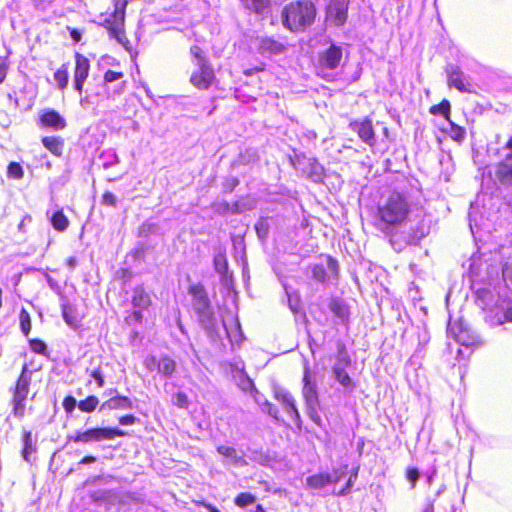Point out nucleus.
Segmentation results:
<instances>
[{
	"label": "nucleus",
	"instance_id": "obj_1",
	"mask_svg": "<svg viewBox=\"0 0 512 512\" xmlns=\"http://www.w3.org/2000/svg\"><path fill=\"white\" fill-rule=\"evenodd\" d=\"M409 213V203L399 193H392L378 207V216L381 229L401 224Z\"/></svg>",
	"mask_w": 512,
	"mask_h": 512
},
{
	"label": "nucleus",
	"instance_id": "obj_2",
	"mask_svg": "<svg viewBox=\"0 0 512 512\" xmlns=\"http://www.w3.org/2000/svg\"><path fill=\"white\" fill-rule=\"evenodd\" d=\"M315 18L313 2H290L283 11V24L291 31H299Z\"/></svg>",
	"mask_w": 512,
	"mask_h": 512
},
{
	"label": "nucleus",
	"instance_id": "obj_3",
	"mask_svg": "<svg viewBox=\"0 0 512 512\" xmlns=\"http://www.w3.org/2000/svg\"><path fill=\"white\" fill-rule=\"evenodd\" d=\"M127 2H114L113 9H107L105 13H101L95 22L105 25L112 38H115L120 44L124 45L126 37L123 32L125 8Z\"/></svg>",
	"mask_w": 512,
	"mask_h": 512
},
{
	"label": "nucleus",
	"instance_id": "obj_4",
	"mask_svg": "<svg viewBox=\"0 0 512 512\" xmlns=\"http://www.w3.org/2000/svg\"><path fill=\"white\" fill-rule=\"evenodd\" d=\"M31 378L27 374V367L24 366L19 376L13 393V414L22 418L25 413V401L29 394Z\"/></svg>",
	"mask_w": 512,
	"mask_h": 512
},
{
	"label": "nucleus",
	"instance_id": "obj_5",
	"mask_svg": "<svg viewBox=\"0 0 512 512\" xmlns=\"http://www.w3.org/2000/svg\"><path fill=\"white\" fill-rule=\"evenodd\" d=\"M125 432L116 428H92L84 432H77L70 439L76 443L100 442L112 440L117 436H124Z\"/></svg>",
	"mask_w": 512,
	"mask_h": 512
},
{
	"label": "nucleus",
	"instance_id": "obj_6",
	"mask_svg": "<svg viewBox=\"0 0 512 512\" xmlns=\"http://www.w3.org/2000/svg\"><path fill=\"white\" fill-rule=\"evenodd\" d=\"M195 67V70L190 76V82L198 89H208L215 80L213 68L209 64L208 60H201L199 64L195 65Z\"/></svg>",
	"mask_w": 512,
	"mask_h": 512
},
{
	"label": "nucleus",
	"instance_id": "obj_7",
	"mask_svg": "<svg viewBox=\"0 0 512 512\" xmlns=\"http://www.w3.org/2000/svg\"><path fill=\"white\" fill-rule=\"evenodd\" d=\"M345 475L343 469H333L331 473H319L309 476L306 484L312 489H324L328 485L338 483Z\"/></svg>",
	"mask_w": 512,
	"mask_h": 512
},
{
	"label": "nucleus",
	"instance_id": "obj_8",
	"mask_svg": "<svg viewBox=\"0 0 512 512\" xmlns=\"http://www.w3.org/2000/svg\"><path fill=\"white\" fill-rule=\"evenodd\" d=\"M347 2H329L326 11V21L334 26H341L347 19Z\"/></svg>",
	"mask_w": 512,
	"mask_h": 512
},
{
	"label": "nucleus",
	"instance_id": "obj_9",
	"mask_svg": "<svg viewBox=\"0 0 512 512\" xmlns=\"http://www.w3.org/2000/svg\"><path fill=\"white\" fill-rule=\"evenodd\" d=\"M75 62L74 87L79 93H82L84 83L89 75L90 63L89 60L80 53H76Z\"/></svg>",
	"mask_w": 512,
	"mask_h": 512
},
{
	"label": "nucleus",
	"instance_id": "obj_10",
	"mask_svg": "<svg viewBox=\"0 0 512 512\" xmlns=\"http://www.w3.org/2000/svg\"><path fill=\"white\" fill-rule=\"evenodd\" d=\"M342 57V48L332 44L327 50L319 55V62L322 67L334 70L340 65Z\"/></svg>",
	"mask_w": 512,
	"mask_h": 512
},
{
	"label": "nucleus",
	"instance_id": "obj_11",
	"mask_svg": "<svg viewBox=\"0 0 512 512\" xmlns=\"http://www.w3.org/2000/svg\"><path fill=\"white\" fill-rule=\"evenodd\" d=\"M275 399L282 403L285 412L295 421L300 419L293 397L284 389L276 388L274 390Z\"/></svg>",
	"mask_w": 512,
	"mask_h": 512
},
{
	"label": "nucleus",
	"instance_id": "obj_12",
	"mask_svg": "<svg viewBox=\"0 0 512 512\" xmlns=\"http://www.w3.org/2000/svg\"><path fill=\"white\" fill-rule=\"evenodd\" d=\"M351 126L353 131L358 134L363 142L369 146H373L375 144V134L370 120L365 119L361 122H354Z\"/></svg>",
	"mask_w": 512,
	"mask_h": 512
},
{
	"label": "nucleus",
	"instance_id": "obj_13",
	"mask_svg": "<svg viewBox=\"0 0 512 512\" xmlns=\"http://www.w3.org/2000/svg\"><path fill=\"white\" fill-rule=\"evenodd\" d=\"M217 452L225 458L224 463L236 467H243L247 464L243 455L239 454L237 450L230 446L219 445Z\"/></svg>",
	"mask_w": 512,
	"mask_h": 512
},
{
	"label": "nucleus",
	"instance_id": "obj_14",
	"mask_svg": "<svg viewBox=\"0 0 512 512\" xmlns=\"http://www.w3.org/2000/svg\"><path fill=\"white\" fill-rule=\"evenodd\" d=\"M447 73L449 86H453L461 92L470 91V84L467 81V78L457 67L450 66L447 70Z\"/></svg>",
	"mask_w": 512,
	"mask_h": 512
},
{
	"label": "nucleus",
	"instance_id": "obj_15",
	"mask_svg": "<svg viewBox=\"0 0 512 512\" xmlns=\"http://www.w3.org/2000/svg\"><path fill=\"white\" fill-rule=\"evenodd\" d=\"M190 293L193 296L194 299V308L195 310L203 315L206 316L209 314V300L203 290L200 286H192L190 288Z\"/></svg>",
	"mask_w": 512,
	"mask_h": 512
},
{
	"label": "nucleus",
	"instance_id": "obj_16",
	"mask_svg": "<svg viewBox=\"0 0 512 512\" xmlns=\"http://www.w3.org/2000/svg\"><path fill=\"white\" fill-rule=\"evenodd\" d=\"M40 121L42 125L54 130H62L66 126L65 119L53 109L45 110L40 117Z\"/></svg>",
	"mask_w": 512,
	"mask_h": 512
},
{
	"label": "nucleus",
	"instance_id": "obj_17",
	"mask_svg": "<svg viewBox=\"0 0 512 512\" xmlns=\"http://www.w3.org/2000/svg\"><path fill=\"white\" fill-rule=\"evenodd\" d=\"M258 51L262 55H278L285 51V46L272 38L265 37L259 39Z\"/></svg>",
	"mask_w": 512,
	"mask_h": 512
},
{
	"label": "nucleus",
	"instance_id": "obj_18",
	"mask_svg": "<svg viewBox=\"0 0 512 512\" xmlns=\"http://www.w3.org/2000/svg\"><path fill=\"white\" fill-rule=\"evenodd\" d=\"M496 174L501 182H510L512 180V153H509L498 165Z\"/></svg>",
	"mask_w": 512,
	"mask_h": 512
},
{
	"label": "nucleus",
	"instance_id": "obj_19",
	"mask_svg": "<svg viewBox=\"0 0 512 512\" xmlns=\"http://www.w3.org/2000/svg\"><path fill=\"white\" fill-rule=\"evenodd\" d=\"M102 409L107 408L110 410L115 409H131L132 408V402L129 398L124 396H117L114 398L109 399L106 401L102 407Z\"/></svg>",
	"mask_w": 512,
	"mask_h": 512
},
{
	"label": "nucleus",
	"instance_id": "obj_20",
	"mask_svg": "<svg viewBox=\"0 0 512 512\" xmlns=\"http://www.w3.org/2000/svg\"><path fill=\"white\" fill-rule=\"evenodd\" d=\"M176 370V362L168 357L163 356L158 360V372L164 377L170 378Z\"/></svg>",
	"mask_w": 512,
	"mask_h": 512
},
{
	"label": "nucleus",
	"instance_id": "obj_21",
	"mask_svg": "<svg viewBox=\"0 0 512 512\" xmlns=\"http://www.w3.org/2000/svg\"><path fill=\"white\" fill-rule=\"evenodd\" d=\"M62 316L64 321L72 328H77L80 323V318L76 313L73 306L64 304L62 306Z\"/></svg>",
	"mask_w": 512,
	"mask_h": 512
},
{
	"label": "nucleus",
	"instance_id": "obj_22",
	"mask_svg": "<svg viewBox=\"0 0 512 512\" xmlns=\"http://www.w3.org/2000/svg\"><path fill=\"white\" fill-rule=\"evenodd\" d=\"M132 303L134 307L145 309L150 305L151 299L143 288L137 287L133 292Z\"/></svg>",
	"mask_w": 512,
	"mask_h": 512
},
{
	"label": "nucleus",
	"instance_id": "obj_23",
	"mask_svg": "<svg viewBox=\"0 0 512 512\" xmlns=\"http://www.w3.org/2000/svg\"><path fill=\"white\" fill-rule=\"evenodd\" d=\"M333 374L337 382L344 388L353 389L355 387L351 377L346 372V368L333 367Z\"/></svg>",
	"mask_w": 512,
	"mask_h": 512
},
{
	"label": "nucleus",
	"instance_id": "obj_24",
	"mask_svg": "<svg viewBox=\"0 0 512 512\" xmlns=\"http://www.w3.org/2000/svg\"><path fill=\"white\" fill-rule=\"evenodd\" d=\"M351 364L350 356L343 343L337 344L336 361L333 367L348 368Z\"/></svg>",
	"mask_w": 512,
	"mask_h": 512
},
{
	"label": "nucleus",
	"instance_id": "obj_25",
	"mask_svg": "<svg viewBox=\"0 0 512 512\" xmlns=\"http://www.w3.org/2000/svg\"><path fill=\"white\" fill-rule=\"evenodd\" d=\"M42 143L53 155L60 156L63 149V142L58 137H44Z\"/></svg>",
	"mask_w": 512,
	"mask_h": 512
},
{
	"label": "nucleus",
	"instance_id": "obj_26",
	"mask_svg": "<svg viewBox=\"0 0 512 512\" xmlns=\"http://www.w3.org/2000/svg\"><path fill=\"white\" fill-rule=\"evenodd\" d=\"M53 228L59 232L65 231L69 226V220L62 211H57L51 217Z\"/></svg>",
	"mask_w": 512,
	"mask_h": 512
},
{
	"label": "nucleus",
	"instance_id": "obj_27",
	"mask_svg": "<svg viewBox=\"0 0 512 512\" xmlns=\"http://www.w3.org/2000/svg\"><path fill=\"white\" fill-rule=\"evenodd\" d=\"M304 387H303V395L309 405H312L316 401V390L314 386L310 383L309 375L306 372L304 375Z\"/></svg>",
	"mask_w": 512,
	"mask_h": 512
},
{
	"label": "nucleus",
	"instance_id": "obj_28",
	"mask_svg": "<svg viewBox=\"0 0 512 512\" xmlns=\"http://www.w3.org/2000/svg\"><path fill=\"white\" fill-rule=\"evenodd\" d=\"M35 451L33 447L32 433L26 431L23 435L22 457L26 462H30V455Z\"/></svg>",
	"mask_w": 512,
	"mask_h": 512
},
{
	"label": "nucleus",
	"instance_id": "obj_29",
	"mask_svg": "<svg viewBox=\"0 0 512 512\" xmlns=\"http://www.w3.org/2000/svg\"><path fill=\"white\" fill-rule=\"evenodd\" d=\"M449 122V128L446 130L448 135L453 139L454 141L461 143L464 141L466 136V131L463 127H460L456 124H454L452 121L448 120Z\"/></svg>",
	"mask_w": 512,
	"mask_h": 512
},
{
	"label": "nucleus",
	"instance_id": "obj_30",
	"mask_svg": "<svg viewBox=\"0 0 512 512\" xmlns=\"http://www.w3.org/2000/svg\"><path fill=\"white\" fill-rule=\"evenodd\" d=\"M99 400L96 396H89L78 404V408L83 412H92L96 409Z\"/></svg>",
	"mask_w": 512,
	"mask_h": 512
},
{
	"label": "nucleus",
	"instance_id": "obj_31",
	"mask_svg": "<svg viewBox=\"0 0 512 512\" xmlns=\"http://www.w3.org/2000/svg\"><path fill=\"white\" fill-rule=\"evenodd\" d=\"M20 327L24 335H28L31 330V317L28 311L22 309L19 315Z\"/></svg>",
	"mask_w": 512,
	"mask_h": 512
},
{
	"label": "nucleus",
	"instance_id": "obj_32",
	"mask_svg": "<svg viewBox=\"0 0 512 512\" xmlns=\"http://www.w3.org/2000/svg\"><path fill=\"white\" fill-rule=\"evenodd\" d=\"M54 79L60 89H65L68 84V71L64 66L54 73Z\"/></svg>",
	"mask_w": 512,
	"mask_h": 512
},
{
	"label": "nucleus",
	"instance_id": "obj_33",
	"mask_svg": "<svg viewBox=\"0 0 512 512\" xmlns=\"http://www.w3.org/2000/svg\"><path fill=\"white\" fill-rule=\"evenodd\" d=\"M432 114H442L449 120L450 103L448 100H443L439 105H434L430 108Z\"/></svg>",
	"mask_w": 512,
	"mask_h": 512
},
{
	"label": "nucleus",
	"instance_id": "obj_34",
	"mask_svg": "<svg viewBox=\"0 0 512 512\" xmlns=\"http://www.w3.org/2000/svg\"><path fill=\"white\" fill-rule=\"evenodd\" d=\"M7 175L9 178L13 179H21L24 176V171L22 166L17 162H11L8 165Z\"/></svg>",
	"mask_w": 512,
	"mask_h": 512
},
{
	"label": "nucleus",
	"instance_id": "obj_35",
	"mask_svg": "<svg viewBox=\"0 0 512 512\" xmlns=\"http://www.w3.org/2000/svg\"><path fill=\"white\" fill-rule=\"evenodd\" d=\"M255 500H256L255 496L250 493H240L235 498V504L238 507H246V506L253 504L255 502Z\"/></svg>",
	"mask_w": 512,
	"mask_h": 512
},
{
	"label": "nucleus",
	"instance_id": "obj_36",
	"mask_svg": "<svg viewBox=\"0 0 512 512\" xmlns=\"http://www.w3.org/2000/svg\"><path fill=\"white\" fill-rule=\"evenodd\" d=\"M215 270L220 274H225L227 271V260L223 253H218L214 257Z\"/></svg>",
	"mask_w": 512,
	"mask_h": 512
},
{
	"label": "nucleus",
	"instance_id": "obj_37",
	"mask_svg": "<svg viewBox=\"0 0 512 512\" xmlns=\"http://www.w3.org/2000/svg\"><path fill=\"white\" fill-rule=\"evenodd\" d=\"M331 311L340 319H345L348 315V310L345 305H343L341 302L333 301L330 304Z\"/></svg>",
	"mask_w": 512,
	"mask_h": 512
},
{
	"label": "nucleus",
	"instance_id": "obj_38",
	"mask_svg": "<svg viewBox=\"0 0 512 512\" xmlns=\"http://www.w3.org/2000/svg\"><path fill=\"white\" fill-rule=\"evenodd\" d=\"M312 276L315 280L319 282H323L326 277L325 268L322 265H315L312 268Z\"/></svg>",
	"mask_w": 512,
	"mask_h": 512
},
{
	"label": "nucleus",
	"instance_id": "obj_39",
	"mask_svg": "<svg viewBox=\"0 0 512 512\" xmlns=\"http://www.w3.org/2000/svg\"><path fill=\"white\" fill-rule=\"evenodd\" d=\"M30 348L33 352L38 354H44L46 351L45 343L38 339L30 340Z\"/></svg>",
	"mask_w": 512,
	"mask_h": 512
},
{
	"label": "nucleus",
	"instance_id": "obj_40",
	"mask_svg": "<svg viewBox=\"0 0 512 512\" xmlns=\"http://www.w3.org/2000/svg\"><path fill=\"white\" fill-rule=\"evenodd\" d=\"M191 55L193 57V64H199L201 60H207V58L203 55L202 50L199 46H192L190 49Z\"/></svg>",
	"mask_w": 512,
	"mask_h": 512
},
{
	"label": "nucleus",
	"instance_id": "obj_41",
	"mask_svg": "<svg viewBox=\"0 0 512 512\" xmlns=\"http://www.w3.org/2000/svg\"><path fill=\"white\" fill-rule=\"evenodd\" d=\"M145 368L149 371V372H152L154 371L155 369L158 370V360L156 359L155 356H152V355H149L147 356L145 359H144V362H143Z\"/></svg>",
	"mask_w": 512,
	"mask_h": 512
},
{
	"label": "nucleus",
	"instance_id": "obj_42",
	"mask_svg": "<svg viewBox=\"0 0 512 512\" xmlns=\"http://www.w3.org/2000/svg\"><path fill=\"white\" fill-rule=\"evenodd\" d=\"M172 401L176 406L184 408L188 404V397L185 393L179 392L173 397Z\"/></svg>",
	"mask_w": 512,
	"mask_h": 512
},
{
	"label": "nucleus",
	"instance_id": "obj_43",
	"mask_svg": "<svg viewBox=\"0 0 512 512\" xmlns=\"http://www.w3.org/2000/svg\"><path fill=\"white\" fill-rule=\"evenodd\" d=\"M76 404V399L72 396H68L63 400V407L68 413H71L75 409Z\"/></svg>",
	"mask_w": 512,
	"mask_h": 512
},
{
	"label": "nucleus",
	"instance_id": "obj_44",
	"mask_svg": "<svg viewBox=\"0 0 512 512\" xmlns=\"http://www.w3.org/2000/svg\"><path fill=\"white\" fill-rule=\"evenodd\" d=\"M357 478V472H355L354 474H352L347 483L345 484V486L343 487V489L341 491L338 492V495H346L350 492L352 486H353V483L354 481L356 480Z\"/></svg>",
	"mask_w": 512,
	"mask_h": 512
},
{
	"label": "nucleus",
	"instance_id": "obj_45",
	"mask_svg": "<svg viewBox=\"0 0 512 512\" xmlns=\"http://www.w3.org/2000/svg\"><path fill=\"white\" fill-rule=\"evenodd\" d=\"M123 77V74L121 72H115L112 70H108L104 74V81L105 82H113Z\"/></svg>",
	"mask_w": 512,
	"mask_h": 512
},
{
	"label": "nucleus",
	"instance_id": "obj_46",
	"mask_svg": "<svg viewBox=\"0 0 512 512\" xmlns=\"http://www.w3.org/2000/svg\"><path fill=\"white\" fill-rule=\"evenodd\" d=\"M418 478L419 471L416 468H410L407 470V479L411 482L412 487H415Z\"/></svg>",
	"mask_w": 512,
	"mask_h": 512
},
{
	"label": "nucleus",
	"instance_id": "obj_47",
	"mask_svg": "<svg viewBox=\"0 0 512 512\" xmlns=\"http://www.w3.org/2000/svg\"><path fill=\"white\" fill-rule=\"evenodd\" d=\"M102 203L108 206L116 205V197L111 192H106L102 197Z\"/></svg>",
	"mask_w": 512,
	"mask_h": 512
},
{
	"label": "nucleus",
	"instance_id": "obj_48",
	"mask_svg": "<svg viewBox=\"0 0 512 512\" xmlns=\"http://www.w3.org/2000/svg\"><path fill=\"white\" fill-rule=\"evenodd\" d=\"M239 385H240L241 389L244 390V391H247V390H250V389H254L253 382L246 375L242 376V380H241V383Z\"/></svg>",
	"mask_w": 512,
	"mask_h": 512
},
{
	"label": "nucleus",
	"instance_id": "obj_49",
	"mask_svg": "<svg viewBox=\"0 0 512 512\" xmlns=\"http://www.w3.org/2000/svg\"><path fill=\"white\" fill-rule=\"evenodd\" d=\"M262 410L267 412L273 418L277 419V409L268 401L264 403V407L262 408Z\"/></svg>",
	"mask_w": 512,
	"mask_h": 512
},
{
	"label": "nucleus",
	"instance_id": "obj_50",
	"mask_svg": "<svg viewBox=\"0 0 512 512\" xmlns=\"http://www.w3.org/2000/svg\"><path fill=\"white\" fill-rule=\"evenodd\" d=\"M91 377L97 382L98 387L104 386V378L98 369L92 371Z\"/></svg>",
	"mask_w": 512,
	"mask_h": 512
},
{
	"label": "nucleus",
	"instance_id": "obj_51",
	"mask_svg": "<svg viewBox=\"0 0 512 512\" xmlns=\"http://www.w3.org/2000/svg\"><path fill=\"white\" fill-rule=\"evenodd\" d=\"M136 418L133 415H125L119 418V423L121 425L127 426L134 424Z\"/></svg>",
	"mask_w": 512,
	"mask_h": 512
},
{
	"label": "nucleus",
	"instance_id": "obj_52",
	"mask_svg": "<svg viewBox=\"0 0 512 512\" xmlns=\"http://www.w3.org/2000/svg\"><path fill=\"white\" fill-rule=\"evenodd\" d=\"M7 64L3 58L0 57V83H2L7 74Z\"/></svg>",
	"mask_w": 512,
	"mask_h": 512
},
{
	"label": "nucleus",
	"instance_id": "obj_53",
	"mask_svg": "<svg viewBox=\"0 0 512 512\" xmlns=\"http://www.w3.org/2000/svg\"><path fill=\"white\" fill-rule=\"evenodd\" d=\"M92 100L90 99L89 96H85V97H82L80 99V105L83 107V108H88L91 104H92Z\"/></svg>",
	"mask_w": 512,
	"mask_h": 512
},
{
	"label": "nucleus",
	"instance_id": "obj_54",
	"mask_svg": "<svg viewBox=\"0 0 512 512\" xmlns=\"http://www.w3.org/2000/svg\"><path fill=\"white\" fill-rule=\"evenodd\" d=\"M70 36L75 42H79L81 40V32L76 29H72L70 31Z\"/></svg>",
	"mask_w": 512,
	"mask_h": 512
},
{
	"label": "nucleus",
	"instance_id": "obj_55",
	"mask_svg": "<svg viewBox=\"0 0 512 512\" xmlns=\"http://www.w3.org/2000/svg\"><path fill=\"white\" fill-rule=\"evenodd\" d=\"M66 264L69 267V269L73 270L77 265V260L75 257H70L67 259Z\"/></svg>",
	"mask_w": 512,
	"mask_h": 512
},
{
	"label": "nucleus",
	"instance_id": "obj_56",
	"mask_svg": "<svg viewBox=\"0 0 512 512\" xmlns=\"http://www.w3.org/2000/svg\"><path fill=\"white\" fill-rule=\"evenodd\" d=\"M503 274L506 278L510 279V281L512 282V265L511 266H507L504 270H503Z\"/></svg>",
	"mask_w": 512,
	"mask_h": 512
},
{
	"label": "nucleus",
	"instance_id": "obj_57",
	"mask_svg": "<svg viewBox=\"0 0 512 512\" xmlns=\"http://www.w3.org/2000/svg\"><path fill=\"white\" fill-rule=\"evenodd\" d=\"M96 461V458L94 456H86L81 461L80 464H91Z\"/></svg>",
	"mask_w": 512,
	"mask_h": 512
},
{
	"label": "nucleus",
	"instance_id": "obj_58",
	"mask_svg": "<svg viewBox=\"0 0 512 512\" xmlns=\"http://www.w3.org/2000/svg\"><path fill=\"white\" fill-rule=\"evenodd\" d=\"M256 230H257V233H258V235L260 237H262L266 233L265 229L263 228V223L262 222H259V223L256 224Z\"/></svg>",
	"mask_w": 512,
	"mask_h": 512
},
{
	"label": "nucleus",
	"instance_id": "obj_59",
	"mask_svg": "<svg viewBox=\"0 0 512 512\" xmlns=\"http://www.w3.org/2000/svg\"><path fill=\"white\" fill-rule=\"evenodd\" d=\"M505 318L507 321L512 322V306L507 308V310L505 311Z\"/></svg>",
	"mask_w": 512,
	"mask_h": 512
},
{
	"label": "nucleus",
	"instance_id": "obj_60",
	"mask_svg": "<svg viewBox=\"0 0 512 512\" xmlns=\"http://www.w3.org/2000/svg\"><path fill=\"white\" fill-rule=\"evenodd\" d=\"M473 205H471V211L469 213V219H470V228L473 230V223L475 222L474 216H473Z\"/></svg>",
	"mask_w": 512,
	"mask_h": 512
},
{
	"label": "nucleus",
	"instance_id": "obj_61",
	"mask_svg": "<svg viewBox=\"0 0 512 512\" xmlns=\"http://www.w3.org/2000/svg\"><path fill=\"white\" fill-rule=\"evenodd\" d=\"M205 507L207 508V510H208L209 512H220L216 507H214V506H212V505H210V504L205 505Z\"/></svg>",
	"mask_w": 512,
	"mask_h": 512
},
{
	"label": "nucleus",
	"instance_id": "obj_62",
	"mask_svg": "<svg viewBox=\"0 0 512 512\" xmlns=\"http://www.w3.org/2000/svg\"><path fill=\"white\" fill-rule=\"evenodd\" d=\"M423 512H434V506L432 503L428 504L427 507L423 510Z\"/></svg>",
	"mask_w": 512,
	"mask_h": 512
},
{
	"label": "nucleus",
	"instance_id": "obj_63",
	"mask_svg": "<svg viewBox=\"0 0 512 512\" xmlns=\"http://www.w3.org/2000/svg\"><path fill=\"white\" fill-rule=\"evenodd\" d=\"M506 147L510 150H512V137L509 139V141L506 144Z\"/></svg>",
	"mask_w": 512,
	"mask_h": 512
},
{
	"label": "nucleus",
	"instance_id": "obj_64",
	"mask_svg": "<svg viewBox=\"0 0 512 512\" xmlns=\"http://www.w3.org/2000/svg\"><path fill=\"white\" fill-rule=\"evenodd\" d=\"M254 512H265L261 505H257L256 510Z\"/></svg>",
	"mask_w": 512,
	"mask_h": 512
}]
</instances>
